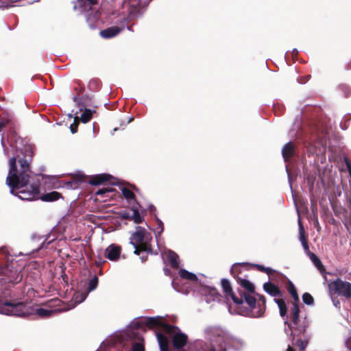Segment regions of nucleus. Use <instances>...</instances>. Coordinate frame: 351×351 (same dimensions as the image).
I'll list each match as a JSON object with an SVG mask.
<instances>
[{
    "label": "nucleus",
    "mask_w": 351,
    "mask_h": 351,
    "mask_svg": "<svg viewBox=\"0 0 351 351\" xmlns=\"http://www.w3.org/2000/svg\"><path fill=\"white\" fill-rule=\"evenodd\" d=\"M310 78H311V75H305V76L300 77L298 79V82L300 84H305L306 82H308Z\"/></svg>",
    "instance_id": "obj_42"
},
{
    "label": "nucleus",
    "mask_w": 351,
    "mask_h": 351,
    "mask_svg": "<svg viewBox=\"0 0 351 351\" xmlns=\"http://www.w3.org/2000/svg\"><path fill=\"white\" fill-rule=\"evenodd\" d=\"M243 298L247 306H243V316L252 317H263L265 311V298L258 295V301L251 294H243Z\"/></svg>",
    "instance_id": "obj_8"
},
{
    "label": "nucleus",
    "mask_w": 351,
    "mask_h": 351,
    "mask_svg": "<svg viewBox=\"0 0 351 351\" xmlns=\"http://www.w3.org/2000/svg\"><path fill=\"white\" fill-rule=\"evenodd\" d=\"M110 192V191H108L106 189H99L96 192V194L97 195H104L105 193Z\"/></svg>",
    "instance_id": "obj_45"
},
{
    "label": "nucleus",
    "mask_w": 351,
    "mask_h": 351,
    "mask_svg": "<svg viewBox=\"0 0 351 351\" xmlns=\"http://www.w3.org/2000/svg\"><path fill=\"white\" fill-rule=\"evenodd\" d=\"M122 28L118 26H112L108 27L100 32V36L104 38H111L118 35L121 31Z\"/></svg>",
    "instance_id": "obj_18"
},
{
    "label": "nucleus",
    "mask_w": 351,
    "mask_h": 351,
    "mask_svg": "<svg viewBox=\"0 0 351 351\" xmlns=\"http://www.w3.org/2000/svg\"><path fill=\"white\" fill-rule=\"evenodd\" d=\"M33 240H42L41 244L40 247L38 248V250H40V248L43 247L47 241H48L47 245L50 244L52 241L56 239V237L55 235H53L52 233H49L46 234L45 237H37V236H33L32 237Z\"/></svg>",
    "instance_id": "obj_24"
},
{
    "label": "nucleus",
    "mask_w": 351,
    "mask_h": 351,
    "mask_svg": "<svg viewBox=\"0 0 351 351\" xmlns=\"http://www.w3.org/2000/svg\"><path fill=\"white\" fill-rule=\"evenodd\" d=\"M104 346H106V344L103 343L97 351H103V347Z\"/></svg>",
    "instance_id": "obj_48"
},
{
    "label": "nucleus",
    "mask_w": 351,
    "mask_h": 351,
    "mask_svg": "<svg viewBox=\"0 0 351 351\" xmlns=\"http://www.w3.org/2000/svg\"><path fill=\"white\" fill-rule=\"evenodd\" d=\"M350 120H351V114H345L344 117H343L342 121L341 122V127L343 130L347 129L348 126L346 125V122Z\"/></svg>",
    "instance_id": "obj_40"
},
{
    "label": "nucleus",
    "mask_w": 351,
    "mask_h": 351,
    "mask_svg": "<svg viewBox=\"0 0 351 351\" xmlns=\"http://www.w3.org/2000/svg\"><path fill=\"white\" fill-rule=\"evenodd\" d=\"M243 288L246 289L250 293H253L255 289L254 285L250 281L245 279H243Z\"/></svg>",
    "instance_id": "obj_36"
},
{
    "label": "nucleus",
    "mask_w": 351,
    "mask_h": 351,
    "mask_svg": "<svg viewBox=\"0 0 351 351\" xmlns=\"http://www.w3.org/2000/svg\"><path fill=\"white\" fill-rule=\"evenodd\" d=\"M164 272H165V274L167 275V276H169L170 275V270L167 268H164Z\"/></svg>",
    "instance_id": "obj_47"
},
{
    "label": "nucleus",
    "mask_w": 351,
    "mask_h": 351,
    "mask_svg": "<svg viewBox=\"0 0 351 351\" xmlns=\"http://www.w3.org/2000/svg\"><path fill=\"white\" fill-rule=\"evenodd\" d=\"M123 6L127 9L129 16L134 18L140 13L145 4L142 0H125Z\"/></svg>",
    "instance_id": "obj_13"
},
{
    "label": "nucleus",
    "mask_w": 351,
    "mask_h": 351,
    "mask_svg": "<svg viewBox=\"0 0 351 351\" xmlns=\"http://www.w3.org/2000/svg\"><path fill=\"white\" fill-rule=\"evenodd\" d=\"M308 341L306 340V339H298L296 343H295V346L299 348V351H304L305 350V348H306V346H308ZM287 351H294L293 349L290 346H289L288 348H287Z\"/></svg>",
    "instance_id": "obj_31"
},
{
    "label": "nucleus",
    "mask_w": 351,
    "mask_h": 351,
    "mask_svg": "<svg viewBox=\"0 0 351 351\" xmlns=\"http://www.w3.org/2000/svg\"><path fill=\"white\" fill-rule=\"evenodd\" d=\"M156 221H157V227L156 228V230L157 233H156V237L157 238L158 235L160 234L163 232L164 227H163V223L161 220H160L159 219H156Z\"/></svg>",
    "instance_id": "obj_38"
},
{
    "label": "nucleus",
    "mask_w": 351,
    "mask_h": 351,
    "mask_svg": "<svg viewBox=\"0 0 351 351\" xmlns=\"http://www.w3.org/2000/svg\"><path fill=\"white\" fill-rule=\"evenodd\" d=\"M59 311V309H46L44 308H38L36 310V314L41 317H50L54 313Z\"/></svg>",
    "instance_id": "obj_29"
},
{
    "label": "nucleus",
    "mask_w": 351,
    "mask_h": 351,
    "mask_svg": "<svg viewBox=\"0 0 351 351\" xmlns=\"http://www.w3.org/2000/svg\"><path fill=\"white\" fill-rule=\"evenodd\" d=\"M234 342V338L222 328L209 326L204 330V339L194 341L188 351H226Z\"/></svg>",
    "instance_id": "obj_3"
},
{
    "label": "nucleus",
    "mask_w": 351,
    "mask_h": 351,
    "mask_svg": "<svg viewBox=\"0 0 351 351\" xmlns=\"http://www.w3.org/2000/svg\"><path fill=\"white\" fill-rule=\"evenodd\" d=\"M178 274L181 279L187 280L190 283H192L196 287L195 289H197L199 287V285H201L195 274L189 272L184 269H180Z\"/></svg>",
    "instance_id": "obj_17"
},
{
    "label": "nucleus",
    "mask_w": 351,
    "mask_h": 351,
    "mask_svg": "<svg viewBox=\"0 0 351 351\" xmlns=\"http://www.w3.org/2000/svg\"><path fill=\"white\" fill-rule=\"evenodd\" d=\"M298 224H299L300 241H301L304 250L308 254V252H310L309 248H308V245L307 241L304 236L305 231H304V228L303 226L302 225L299 213H298Z\"/></svg>",
    "instance_id": "obj_19"
},
{
    "label": "nucleus",
    "mask_w": 351,
    "mask_h": 351,
    "mask_svg": "<svg viewBox=\"0 0 351 351\" xmlns=\"http://www.w3.org/2000/svg\"><path fill=\"white\" fill-rule=\"evenodd\" d=\"M98 0H77L75 2L73 9L80 14H85L86 21L93 28L99 18L100 14L95 8Z\"/></svg>",
    "instance_id": "obj_9"
},
{
    "label": "nucleus",
    "mask_w": 351,
    "mask_h": 351,
    "mask_svg": "<svg viewBox=\"0 0 351 351\" xmlns=\"http://www.w3.org/2000/svg\"><path fill=\"white\" fill-rule=\"evenodd\" d=\"M131 207V210L132 213H130L128 211H123L121 213V217L123 219H129L133 221L135 223H140L143 221V217L139 213V207L140 205L138 204H136L132 205Z\"/></svg>",
    "instance_id": "obj_14"
},
{
    "label": "nucleus",
    "mask_w": 351,
    "mask_h": 351,
    "mask_svg": "<svg viewBox=\"0 0 351 351\" xmlns=\"http://www.w3.org/2000/svg\"><path fill=\"white\" fill-rule=\"evenodd\" d=\"M264 291L271 296L277 297L280 295V291L277 286L270 282L264 283Z\"/></svg>",
    "instance_id": "obj_20"
},
{
    "label": "nucleus",
    "mask_w": 351,
    "mask_h": 351,
    "mask_svg": "<svg viewBox=\"0 0 351 351\" xmlns=\"http://www.w3.org/2000/svg\"><path fill=\"white\" fill-rule=\"evenodd\" d=\"M141 258L142 259V262H143L145 261V258L143 256L141 257Z\"/></svg>",
    "instance_id": "obj_52"
},
{
    "label": "nucleus",
    "mask_w": 351,
    "mask_h": 351,
    "mask_svg": "<svg viewBox=\"0 0 351 351\" xmlns=\"http://www.w3.org/2000/svg\"><path fill=\"white\" fill-rule=\"evenodd\" d=\"M133 120H134V117H131L129 118L128 123H129L132 122Z\"/></svg>",
    "instance_id": "obj_50"
},
{
    "label": "nucleus",
    "mask_w": 351,
    "mask_h": 351,
    "mask_svg": "<svg viewBox=\"0 0 351 351\" xmlns=\"http://www.w3.org/2000/svg\"><path fill=\"white\" fill-rule=\"evenodd\" d=\"M69 118H72L73 117V114H69Z\"/></svg>",
    "instance_id": "obj_51"
},
{
    "label": "nucleus",
    "mask_w": 351,
    "mask_h": 351,
    "mask_svg": "<svg viewBox=\"0 0 351 351\" xmlns=\"http://www.w3.org/2000/svg\"><path fill=\"white\" fill-rule=\"evenodd\" d=\"M87 292H77L74 294L73 300L75 304H80L85 300V299L87 298Z\"/></svg>",
    "instance_id": "obj_32"
},
{
    "label": "nucleus",
    "mask_w": 351,
    "mask_h": 351,
    "mask_svg": "<svg viewBox=\"0 0 351 351\" xmlns=\"http://www.w3.org/2000/svg\"><path fill=\"white\" fill-rule=\"evenodd\" d=\"M303 302L307 305H313L314 303V299L313 296L308 293H304L302 295Z\"/></svg>",
    "instance_id": "obj_33"
},
{
    "label": "nucleus",
    "mask_w": 351,
    "mask_h": 351,
    "mask_svg": "<svg viewBox=\"0 0 351 351\" xmlns=\"http://www.w3.org/2000/svg\"><path fill=\"white\" fill-rule=\"evenodd\" d=\"M0 252L1 253V256L3 258H6L7 255L8 254V252L5 247L0 248Z\"/></svg>",
    "instance_id": "obj_44"
},
{
    "label": "nucleus",
    "mask_w": 351,
    "mask_h": 351,
    "mask_svg": "<svg viewBox=\"0 0 351 351\" xmlns=\"http://www.w3.org/2000/svg\"><path fill=\"white\" fill-rule=\"evenodd\" d=\"M101 86V81L99 79H92L88 84L89 88H99Z\"/></svg>",
    "instance_id": "obj_39"
},
{
    "label": "nucleus",
    "mask_w": 351,
    "mask_h": 351,
    "mask_svg": "<svg viewBox=\"0 0 351 351\" xmlns=\"http://www.w3.org/2000/svg\"><path fill=\"white\" fill-rule=\"evenodd\" d=\"M322 132L324 133V140H322V145H326V140L329 138V132L327 130L322 131Z\"/></svg>",
    "instance_id": "obj_43"
},
{
    "label": "nucleus",
    "mask_w": 351,
    "mask_h": 351,
    "mask_svg": "<svg viewBox=\"0 0 351 351\" xmlns=\"http://www.w3.org/2000/svg\"><path fill=\"white\" fill-rule=\"evenodd\" d=\"M194 292H197L204 297V300L208 304L219 300V294L217 290L210 287L201 285L197 289L194 290Z\"/></svg>",
    "instance_id": "obj_12"
},
{
    "label": "nucleus",
    "mask_w": 351,
    "mask_h": 351,
    "mask_svg": "<svg viewBox=\"0 0 351 351\" xmlns=\"http://www.w3.org/2000/svg\"><path fill=\"white\" fill-rule=\"evenodd\" d=\"M178 279L176 278H174L173 280H172V286L173 287V288L178 292H181V293H189V290L188 289L189 286H187L186 288V290H184V289H182V288H180L178 287V282H177Z\"/></svg>",
    "instance_id": "obj_35"
},
{
    "label": "nucleus",
    "mask_w": 351,
    "mask_h": 351,
    "mask_svg": "<svg viewBox=\"0 0 351 351\" xmlns=\"http://www.w3.org/2000/svg\"><path fill=\"white\" fill-rule=\"evenodd\" d=\"M121 193L130 206L134 204H138L136 202L134 193L129 188L123 187L121 189Z\"/></svg>",
    "instance_id": "obj_22"
},
{
    "label": "nucleus",
    "mask_w": 351,
    "mask_h": 351,
    "mask_svg": "<svg viewBox=\"0 0 351 351\" xmlns=\"http://www.w3.org/2000/svg\"><path fill=\"white\" fill-rule=\"evenodd\" d=\"M330 287L335 292L346 298H351V284L348 282L337 279L330 285Z\"/></svg>",
    "instance_id": "obj_11"
},
{
    "label": "nucleus",
    "mask_w": 351,
    "mask_h": 351,
    "mask_svg": "<svg viewBox=\"0 0 351 351\" xmlns=\"http://www.w3.org/2000/svg\"><path fill=\"white\" fill-rule=\"evenodd\" d=\"M97 285H98V278L97 276H94V278H92L88 283V292L95 290L97 288Z\"/></svg>",
    "instance_id": "obj_34"
},
{
    "label": "nucleus",
    "mask_w": 351,
    "mask_h": 351,
    "mask_svg": "<svg viewBox=\"0 0 351 351\" xmlns=\"http://www.w3.org/2000/svg\"><path fill=\"white\" fill-rule=\"evenodd\" d=\"M22 279L18 269L14 267L12 263H8L5 267H0V283H18ZM10 295L7 287L1 285L0 287V313L5 315L25 317L27 315L26 306L22 302L12 303L5 298Z\"/></svg>",
    "instance_id": "obj_2"
},
{
    "label": "nucleus",
    "mask_w": 351,
    "mask_h": 351,
    "mask_svg": "<svg viewBox=\"0 0 351 351\" xmlns=\"http://www.w3.org/2000/svg\"><path fill=\"white\" fill-rule=\"evenodd\" d=\"M160 324L155 326V328H160L167 332L168 337L161 333H157V339L160 351H169L170 340L171 339L173 348L180 350L182 349L187 343L188 337L182 332L179 328L173 326L162 322L163 317L160 316Z\"/></svg>",
    "instance_id": "obj_5"
},
{
    "label": "nucleus",
    "mask_w": 351,
    "mask_h": 351,
    "mask_svg": "<svg viewBox=\"0 0 351 351\" xmlns=\"http://www.w3.org/2000/svg\"><path fill=\"white\" fill-rule=\"evenodd\" d=\"M1 258H4L2 256ZM5 258L9 259V257L7 256Z\"/></svg>",
    "instance_id": "obj_55"
},
{
    "label": "nucleus",
    "mask_w": 351,
    "mask_h": 351,
    "mask_svg": "<svg viewBox=\"0 0 351 351\" xmlns=\"http://www.w3.org/2000/svg\"><path fill=\"white\" fill-rule=\"evenodd\" d=\"M333 303H334L335 306L337 307L339 305V302L338 301L335 302V300H333Z\"/></svg>",
    "instance_id": "obj_49"
},
{
    "label": "nucleus",
    "mask_w": 351,
    "mask_h": 351,
    "mask_svg": "<svg viewBox=\"0 0 351 351\" xmlns=\"http://www.w3.org/2000/svg\"><path fill=\"white\" fill-rule=\"evenodd\" d=\"M256 267H258L259 271H264L266 274H267L268 275L271 274L272 272L274 271V270L272 269L269 268V267H265L262 265H257Z\"/></svg>",
    "instance_id": "obj_41"
},
{
    "label": "nucleus",
    "mask_w": 351,
    "mask_h": 351,
    "mask_svg": "<svg viewBox=\"0 0 351 351\" xmlns=\"http://www.w3.org/2000/svg\"><path fill=\"white\" fill-rule=\"evenodd\" d=\"M79 117L77 116H75L74 117V121H73V123H72L71 125H70V130H71V132L74 134V133H76L77 131V126H78V123H79Z\"/></svg>",
    "instance_id": "obj_37"
},
{
    "label": "nucleus",
    "mask_w": 351,
    "mask_h": 351,
    "mask_svg": "<svg viewBox=\"0 0 351 351\" xmlns=\"http://www.w3.org/2000/svg\"><path fill=\"white\" fill-rule=\"evenodd\" d=\"M73 100L76 103L79 107L80 111H82L84 108L87 106H93L97 108V105H94L93 101V96L88 95H82L81 96H73Z\"/></svg>",
    "instance_id": "obj_15"
},
{
    "label": "nucleus",
    "mask_w": 351,
    "mask_h": 351,
    "mask_svg": "<svg viewBox=\"0 0 351 351\" xmlns=\"http://www.w3.org/2000/svg\"><path fill=\"white\" fill-rule=\"evenodd\" d=\"M346 345L348 348L351 350V342H350V339H348V340L346 341Z\"/></svg>",
    "instance_id": "obj_46"
},
{
    "label": "nucleus",
    "mask_w": 351,
    "mask_h": 351,
    "mask_svg": "<svg viewBox=\"0 0 351 351\" xmlns=\"http://www.w3.org/2000/svg\"><path fill=\"white\" fill-rule=\"evenodd\" d=\"M347 90H348L347 92H348V93H350V89H347Z\"/></svg>",
    "instance_id": "obj_53"
},
{
    "label": "nucleus",
    "mask_w": 351,
    "mask_h": 351,
    "mask_svg": "<svg viewBox=\"0 0 351 351\" xmlns=\"http://www.w3.org/2000/svg\"><path fill=\"white\" fill-rule=\"evenodd\" d=\"M241 272V263H237L232 265L230 269V273L232 276L235 278L237 283L241 285V279L239 277V274Z\"/></svg>",
    "instance_id": "obj_26"
},
{
    "label": "nucleus",
    "mask_w": 351,
    "mask_h": 351,
    "mask_svg": "<svg viewBox=\"0 0 351 351\" xmlns=\"http://www.w3.org/2000/svg\"><path fill=\"white\" fill-rule=\"evenodd\" d=\"M275 302L278 304L281 317H285L287 314V306L283 299H274Z\"/></svg>",
    "instance_id": "obj_30"
},
{
    "label": "nucleus",
    "mask_w": 351,
    "mask_h": 351,
    "mask_svg": "<svg viewBox=\"0 0 351 351\" xmlns=\"http://www.w3.org/2000/svg\"><path fill=\"white\" fill-rule=\"evenodd\" d=\"M289 182H291V181H290V180H289ZM290 186H292V184H291V183H290Z\"/></svg>",
    "instance_id": "obj_56"
},
{
    "label": "nucleus",
    "mask_w": 351,
    "mask_h": 351,
    "mask_svg": "<svg viewBox=\"0 0 351 351\" xmlns=\"http://www.w3.org/2000/svg\"><path fill=\"white\" fill-rule=\"evenodd\" d=\"M308 256L311 261L313 263L317 269L320 271L323 272L324 271V267L322 265L319 258L313 253L308 252Z\"/></svg>",
    "instance_id": "obj_28"
},
{
    "label": "nucleus",
    "mask_w": 351,
    "mask_h": 351,
    "mask_svg": "<svg viewBox=\"0 0 351 351\" xmlns=\"http://www.w3.org/2000/svg\"><path fill=\"white\" fill-rule=\"evenodd\" d=\"M288 291L294 300L293 306L290 310V317L291 323L289 324L287 321L285 324L287 326L285 328V332L290 336H298L304 333L308 326L306 317H300V308L298 306L299 297L294 285L289 282Z\"/></svg>",
    "instance_id": "obj_6"
},
{
    "label": "nucleus",
    "mask_w": 351,
    "mask_h": 351,
    "mask_svg": "<svg viewBox=\"0 0 351 351\" xmlns=\"http://www.w3.org/2000/svg\"><path fill=\"white\" fill-rule=\"evenodd\" d=\"M83 112L81 114V116L79 117V120L81 121L84 123H88L93 117L94 113L96 112L95 110H92L90 108H84Z\"/></svg>",
    "instance_id": "obj_25"
},
{
    "label": "nucleus",
    "mask_w": 351,
    "mask_h": 351,
    "mask_svg": "<svg viewBox=\"0 0 351 351\" xmlns=\"http://www.w3.org/2000/svg\"><path fill=\"white\" fill-rule=\"evenodd\" d=\"M77 83L78 86H81V84H80L79 82H77Z\"/></svg>",
    "instance_id": "obj_54"
},
{
    "label": "nucleus",
    "mask_w": 351,
    "mask_h": 351,
    "mask_svg": "<svg viewBox=\"0 0 351 351\" xmlns=\"http://www.w3.org/2000/svg\"><path fill=\"white\" fill-rule=\"evenodd\" d=\"M160 316L135 319L130 323L127 329L121 332L117 337L121 343L131 341L132 342V351H145L143 338L139 329L144 326L149 328H155V326L160 324Z\"/></svg>",
    "instance_id": "obj_4"
},
{
    "label": "nucleus",
    "mask_w": 351,
    "mask_h": 351,
    "mask_svg": "<svg viewBox=\"0 0 351 351\" xmlns=\"http://www.w3.org/2000/svg\"><path fill=\"white\" fill-rule=\"evenodd\" d=\"M173 268L178 269L179 267V257L177 254L171 250H169L165 258Z\"/></svg>",
    "instance_id": "obj_23"
},
{
    "label": "nucleus",
    "mask_w": 351,
    "mask_h": 351,
    "mask_svg": "<svg viewBox=\"0 0 351 351\" xmlns=\"http://www.w3.org/2000/svg\"><path fill=\"white\" fill-rule=\"evenodd\" d=\"M294 154V147L293 144L289 142L287 143L282 150V154L285 161L288 160Z\"/></svg>",
    "instance_id": "obj_27"
},
{
    "label": "nucleus",
    "mask_w": 351,
    "mask_h": 351,
    "mask_svg": "<svg viewBox=\"0 0 351 351\" xmlns=\"http://www.w3.org/2000/svg\"><path fill=\"white\" fill-rule=\"evenodd\" d=\"M221 285L227 300L230 313L241 315V299L235 295L230 281L226 278H223L221 280Z\"/></svg>",
    "instance_id": "obj_10"
},
{
    "label": "nucleus",
    "mask_w": 351,
    "mask_h": 351,
    "mask_svg": "<svg viewBox=\"0 0 351 351\" xmlns=\"http://www.w3.org/2000/svg\"><path fill=\"white\" fill-rule=\"evenodd\" d=\"M152 240L151 233L144 228L136 226V230L130 237V243L134 247V254H139L140 252H145L152 254L150 242Z\"/></svg>",
    "instance_id": "obj_7"
},
{
    "label": "nucleus",
    "mask_w": 351,
    "mask_h": 351,
    "mask_svg": "<svg viewBox=\"0 0 351 351\" xmlns=\"http://www.w3.org/2000/svg\"><path fill=\"white\" fill-rule=\"evenodd\" d=\"M110 177L108 174H98L90 179L89 184L93 186L99 185L106 181H109Z\"/></svg>",
    "instance_id": "obj_21"
},
{
    "label": "nucleus",
    "mask_w": 351,
    "mask_h": 351,
    "mask_svg": "<svg viewBox=\"0 0 351 351\" xmlns=\"http://www.w3.org/2000/svg\"><path fill=\"white\" fill-rule=\"evenodd\" d=\"M5 155L10 157L9 171L6 184L10 188V193L22 200L34 201L41 199L45 202L58 199L61 195L52 191L40 197V182L35 181L33 173L29 169V162L33 156L32 147L24 143L21 138L16 139L15 145L6 147L4 138L1 139Z\"/></svg>",
    "instance_id": "obj_1"
},
{
    "label": "nucleus",
    "mask_w": 351,
    "mask_h": 351,
    "mask_svg": "<svg viewBox=\"0 0 351 351\" xmlns=\"http://www.w3.org/2000/svg\"><path fill=\"white\" fill-rule=\"evenodd\" d=\"M121 247L116 244L110 245L105 250V256L110 261H117L121 254Z\"/></svg>",
    "instance_id": "obj_16"
}]
</instances>
